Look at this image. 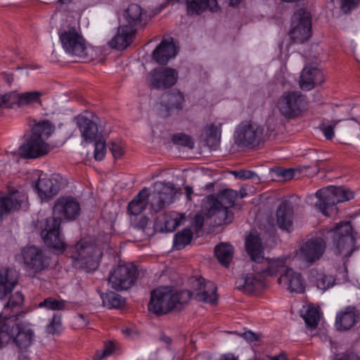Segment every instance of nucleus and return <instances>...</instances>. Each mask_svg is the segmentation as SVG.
Wrapping results in <instances>:
<instances>
[{"label": "nucleus", "mask_w": 360, "mask_h": 360, "mask_svg": "<svg viewBox=\"0 0 360 360\" xmlns=\"http://www.w3.org/2000/svg\"><path fill=\"white\" fill-rule=\"evenodd\" d=\"M80 212V205L72 197H60L55 202L53 214L56 217L47 218L41 235L44 243L58 252H63L66 243L60 234V219L75 220Z\"/></svg>", "instance_id": "1"}, {"label": "nucleus", "mask_w": 360, "mask_h": 360, "mask_svg": "<svg viewBox=\"0 0 360 360\" xmlns=\"http://www.w3.org/2000/svg\"><path fill=\"white\" fill-rule=\"evenodd\" d=\"M245 248L248 254L252 261L255 264L252 266V269L256 273L267 276H274L278 273L285 272V259H267L263 256L264 248L262 244L261 238L251 233L245 240Z\"/></svg>", "instance_id": "2"}, {"label": "nucleus", "mask_w": 360, "mask_h": 360, "mask_svg": "<svg viewBox=\"0 0 360 360\" xmlns=\"http://www.w3.org/2000/svg\"><path fill=\"white\" fill-rule=\"evenodd\" d=\"M55 130L54 125L49 120L36 124L30 137L19 148L20 156L27 159H35L47 154L49 146L44 140L48 139Z\"/></svg>", "instance_id": "3"}, {"label": "nucleus", "mask_w": 360, "mask_h": 360, "mask_svg": "<svg viewBox=\"0 0 360 360\" xmlns=\"http://www.w3.org/2000/svg\"><path fill=\"white\" fill-rule=\"evenodd\" d=\"M189 300V292H174L167 287H160L151 292L148 308L155 314H165L173 309L180 310Z\"/></svg>", "instance_id": "4"}, {"label": "nucleus", "mask_w": 360, "mask_h": 360, "mask_svg": "<svg viewBox=\"0 0 360 360\" xmlns=\"http://www.w3.org/2000/svg\"><path fill=\"white\" fill-rule=\"evenodd\" d=\"M68 254L72 258L75 267L87 272L97 269L103 256L101 249L90 239H82L75 245L68 247Z\"/></svg>", "instance_id": "5"}, {"label": "nucleus", "mask_w": 360, "mask_h": 360, "mask_svg": "<svg viewBox=\"0 0 360 360\" xmlns=\"http://www.w3.org/2000/svg\"><path fill=\"white\" fill-rule=\"evenodd\" d=\"M13 339L15 345L20 349H25L31 345L34 340L32 329L19 325L15 319L7 318L0 314V345Z\"/></svg>", "instance_id": "6"}, {"label": "nucleus", "mask_w": 360, "mask_h": 360, "mask_svg": "<svg viewBox=\"0 0 360 360\" xmlns=\"http://www.w3.org/2000/svg\"><path fill=\"white\" fill-rule=\"evenodd\" d=\"M333 249L334 252L342 259L352 255L355 248L353 229L349 222H340L331 230Z\"/></svg>", "instance_id": "7"}, {"label": "nucleus", "mask_w": 360, "mask_h": 360, "mask_svg": "<svg viewBox=\"0 0 360 360\" xmlns=\"http://www.w3.org/2000/svg\"><path fill=\"white\" fill-rule=\"evenodd\" d=\"M264 131L263 127L257 122H242L235 129V143L240 147L257 146L264 139Z\"/></svg>", "instance_id": "8"}, {"label": "nucleus", "mask_w": 360, "mask_h": 360, "mask_svg": "<svg viewBox=\"0 0 360 360\" xmlns=\"http://www.w3.org/2000/svg\"><path fill=\"white\" fill-rule=\"evenodd\" d=\"M137 269L131 263L120 264L109 274L108 284L115 290L123 291L131 288L136 282Z\"/></svg>", "instance_id": "9"}, {"label": "nucleus", "mask_w": 360, "mask_h": 360, "mask_svg": "<svg viewBox=\"0 0 360 360\" xmlns=\"http://www.w3.org/2000/svg\"><path fill=\"white\" fill-rule=\"evenodd\" d=\"M59 38L67 53L82 59L89 58L86 40L75 27L60 31Z\"/></svg>", "instance_id": "10"}, {"label": "nucleus", "mask_w": 360, "mask_h": 360, "mask_svg": "<svg viewBox=\"0 0 360 360\" xmlns=\"http://www.w3.org/2000/svg\"><path fill=\"white\" fill-rule=\"evenodd\" d=\"M306 96L300 91H285L278 99L276 107L285 118L298 117L306 107Z\"/></svg>", "instance_id": "11"}, {"label": "nucleus", "mask_w": 360, "mask_h": 360, "mask_svg": "<svg viewBox=\"0 0 360 360\" xmlns=\"http://www.w3.org/2000/svg\"><path fill=\"white\" fill-rule=\"evenodd\" d=\"M311 21L309 13L303 9L298 10L292 18L291 29L289 32L290 39L294 43L302 44L311 35Z\"/></svg>", "instance_id": "12"}, {"label": "nucleus", "mask_w": 360, "mask_h": 360, "mask_svg": "<svg viewBox=\"0 0 360 360\" xmlns=\"http://www.w3.org/2000/svg\"><path fill=\"white\" fill-rule=\"evenodd\" d=\"M326 248V243L321 237H314L303 243L298 251L297 257L307 265H311L323 256Z\"/></svg>", "instance_id": "13"}, {"label": "nucleus", "mask_w": 360, "mask_h": 360, "mask_svg": "<svg viewBox=\"0 0 360 360\" xmlns=\"http://www.w3.org/2000/svg\"><path fill=\"white\" fill-rule=\"evenodd\" d=\"M206 214L208 217H215V224L221 225L232 221L233 214L229 207L223 206L213 195L207 196L205 201Z\"/></svg>", "instance_id": "14"}, {"label": "nucleus", "mask_w": 360, "mask_h": 360, "mask_svg": "<svg viewBox=\"0 0 360 360\" xmlns=\"http://www.w3.org/2000/svg\"><path fill=\"white\" fill-rule=\"evenodd\" d=\"M177 193L174 184L168 183L164 184L159 191H154L150 199V209L151 212L158 213L165 209L173 202V199Z\"/></svg>", "instance_id": "15"}, {"label": "nucleus", "mask_w": 360, "mask_h": 360, "mask_svg": "<svg viewBox=\"0 0 360 360\" xmlns=\"http://www.w3.org/2000/svg\"><path fill=\"white\" fill-rule=\"evenodd\" d=\"M17 259L22 261L24 266L28 270L39 271L46 267L42 251L35 247H25L20 255L17 256Z\"/></svg>", "instance_id": "16"}, {"label": "nucleus", "mask_w": 360, "mask_h": 360, "mask_svg": "<svg viewBox=\"0 0 360 360\" xmlns=\"http://www.w3.org/2000/svg\"><path fill=\"white\" fill-rule=\"evenodd\" d=\"M178 79V72L169 68H159L150 72V86L154 89H167Z\"/></svg>", "instance_id": "17"}, {"label": "nucleus", "mask_w": 360, "mask_h": 360, "mask_svg": "<svg viewBox=\"0 0 360 360\" xmlns=\"http://www.w3.org/2000/svg\"><path fill=\"white\" fill-rule=\"evenodd\" d=\"M325 77L323 71L312 65H307L300 77V86L302 89L309 91L316 85L322 84Z\"/></svg>", "instance_id": "18"}, {"label": "nucleus", "mask_w": 360, "mask_h": 360, "mask_svg": "<svg viewBox=\"0 0 360 360\" xmlns=\"http://www.w3.org/2000/svg\"><path fill=\"white\" fill-rule=\"evenodd\" d=\"M276 224L283 231L291 232L293 229L294 210L290 201L282 202L276 210Z\"/></svg>", "instance_id": "19"}, {"label": "nucleus", "mask_w": 360, "mask_h": 360, "mask_svg": "<svg viewBox=\"0 0 360 360\" xmlns=\"http://www.w3.org/2000/svg\"><path fill=\"white\" fill-rule=\"evenodd\" d=\"M27 197L18 191L0 198V220L5 214L16 211L26 203Z\"/></svg>", "instance_id": "20"}, {"label": "nucleus", "mask_w": 360, "mask_h": 360, "mask_svg": "<svg viewBox=\"0 0 360 360\" xmlns=\"http://www.w3.org/2000/svg\"><path fill=\"white\" fill-rule=\"evenodd\" d=\"M96 117L91 115V118L86 116H79L77 118V124L81 132L82 136L86 142H92L100 137L97 123L95 120Z\"/></svg>", "instance_id": "21"}, {"label": "nucleus", "mask_w": 360, "mask_h": 360, "mask_svg": "<svg viewBox=\"0 0 360 360\" xmlns=\"http://www.w3.org/2000/svg\"><path fill=\"white\" fill-rule=\"evenodd\" d=\"M278 283L292 292L300 293L304 290V281L301 274L292 269H286L285 272L278 278Z\"/></svg>", "instance_id": "22"}, {"label": "nucleus", "mask_w": 360, "mask_h": 360, "mask_svg": "<svg viewBox=\"0 0 360 360\" xmlns=\"http://www.w3.org/2000/svg\"><path fill=\"white\" fill-rule=\"evenodd\" d=\"M136 32V28L129 27L128 25H120L116 34L108 42L109 46L117 50L126 49L132 42Z\"/></svg>", "instance_id": "23"}, {"label": "nucleus", "mask_w": 360, "mask_h": 360, "mask_svg": "<svg viewBox=\"0 0 360 360\" xmlns=\"http://www.w3.org/2000/svg\"><path fill=\"white\" fill-rule=\"evenodd\" d=\"M316 196L319 198L316 202V206L319 210L326 216L330 214V212H335L336 202L335 195L330 187L319 189L316 193Z\"/></svg>", "instance_id": "24"}, {"label": "nucleus", "mask_w": 360, "mask_h": 360, "mask_svg": "<svg viewBox=\"0 0 360 360\" xmlns=\"http://www.w3.org/2000/svg\"><path fill=\"white\" fill-rule=\"evenodd\" d=\"M39 198L42 200L51 198L60 189V183L58 177H39L35 185Z\"/></svg>", "instance_id": "25"}, {"label": "nucleus", "mask_w": 360, "mask_h": 360, "mask_svg": "<svg viewBox=\"0 0 360 360\" xmlns=\"http://www.w3.org/2000/svg\"><path fill=\"white\" fill-rule=\"evenodd\" d=\"M177 51L173 39H163L153 52V59L160 65H165L176 56Z\"/></svg>", "instance_id": "26"}, {"label": "nucleus", "mask_w": 360, "mask_h": 360, "mask_svg": "<svg viewBox=\"0 0 360 360\" xmlns=\"http://www.w3.org/2000/svg\"><path fill=\"white\" fill-rule=\"evenodd\" d=\"M359 316L354 307H348L336 315L335 326L338 330L345 331L352 328L358 321Z\"/></svg>", "instance_id": "27"}, {"label": "nucleus", "mask_w": 360, "mask_h": 360, "mask_svg": "<svg viewBox=\"0 0 360 360\" xmlns=\"http://www.w3.org/2000/svg\"><path fill=\"white\" fill-rule=\"evenodd\" d=\"M16 283L17 278L14 270L11 269H1L0 300L5 298L11 292Z\"/></svg>", "instance_id": "28"}, {"label": "nucleus", "mask_w": 360, "mask_h": 360, "mask_svg": "<svg viewBox=\"0 0 360 360\" xmlns=\"http://www.w3.org/2000/svg\"><path fill=\"white\" fill-rule=\"evenodd\" d=\"M264 277L263 275L255 271L248 274L236 281L237 288L245 293H251L262 285Z\"/></svg>", "instance_id": "29"}, {"label": "nucleus", "mask_w": 360, "mask_h": 360, "mask_svg": "<svg viewBox=\"0 0 360 360\" xmlns=\"http://www.w3.org/2000/svg\"><path fill=\"white\" fill-rule=\"evenodd\" d=\"M146 15V11L139 4H131L124 13L123 16L126 21L124 25L136 28L135 27L141 22Z\"/></svg>", "instance_id": "30"}, {"label": "nucleus", "mask_w": 360, "mask_h": 360, "mask_svg": "<svg viewBox=\"0 0 360 360\" xmlns=\"http://www.w3.org/2000/svg\"><path fill=\"white\" fill-rule=\"evenodd\" d=\"M149 198L150 193L147 188L140 191L128 204L127 211L129 214L135 216L141 214L146 209Z\"/></svg>", "instance_id": "31"}, {"label": "nucleus", "mask_w": 360, "mask_h": 360, "mask_svg": "<svg viewBox=\"0 0 360 360\" xmlns=\"http://www.w3.org/2000/svg\"><path fill=\"white\" fill-rule=\"evenodd\" d=\"M186 4L189 15H198L207 8L212 12H217L219 9L217 0H187Z\"/></svg>", "instance_id": "32"}, {"label": "nucleus", "mask_w": 360, "mask_h": 360, "mask_svg": "<svg viewBox=\"0 0 360 360\" xmlns=\"http://www.w3.org/2000/svg\"><path fill=\"white\" fill-rule=\"evenodd\" d=\"M217 288L215 284L210 281L204 283L200 291L196 292L195 300L210 304H215L217 301Z\"/></svg>", "instance_id": "33"}, {"label": "nucleus", "mask_w": 360, "mask_h": 360, "mask_svg": "<svg viewBox=\"0 0 360 360\" xmlns=\"http://www.w3.org/2000/svg\"><path fill=\"white\" fill-rule=\"evenodd\" d=\"M215 255L220 264L227 267L233 258V247L226 243H221L214 248Z\"/></svg>", "instance_id": "34"}, {"label": "nucleus", "mask_w": 360, "mask_h": 360, "mask_svg": "<svg viewBox=\"0 0 360 360\" xmlns=\"http://www.w3.org/2000/svg\"><path fill=\"white\" fill-rule=\"evenodd\" d=\"M184 101V95L179 91L167 93L162 98V102L167 111L172 109H180Z\"/></svg>", "instance_id": "35"}, {"label": "nucleus", "mask_w": 360, "mask_h": 360, "mask_svg": "<svg viewBox=\"0 0 360 360\" xmlns=\"http://www.w3.org/2000/svg\"><path fill=\"white\" fill-rule=\"evenodd\" d=\"M221 123L210 124L206 128L207 143L211 147H215L220 143Z\"/></svg>", "instance_id": "36"}, {"label": "nucleus", "mask_w": 360, "mask_h": 360, "mask_svg": "<svg viewBox=\"0 0 360 360\" xmlns=\"http://www.w3.org/2000/svg\"><path fill=\"white\" fill-rule=\"evenodd\" d=\"M24 301L23 295L20 292H15L11 297H10L8 302L6 305L4 307V312L8 309H11L13 314L11 315L8 318L15 319L18 314V312L20 309V307Z\"/></svg>", "instance_id": "37"}, {"label": "nucleus", "mask_w": 360, "mask_h": 360, "mask_svg": "<svg viewBox=\"0 0 360 360\" xmlns=\"http://www.w3.org/2000/svg\"><path fill=\"white\" fill-rule=\"evenodd\" d=\"M193 238V232L190 229H184L175 234L174 247L177 250L184 248L190 243Z\"/></svg>", "instance_id": "38"}, {"label": "nucleus", "mask_w": 360, "mask_h": 360, "mask_svg": "<svg viewBox=\"0 0 360 360\" xmlns=\"http://www.w3.org/2000/svg\"><path fill=\"white\" fill-rule=\"evenodd\" d=\"M43 93L39 91H26L18 94V108L39 101Z\"/></svg>", "instance_id": "39"}, {"label": "nucleus", "mask_w": 360, "mask_h": 360, "mask_svg": "<svg viewBox=\"0 0 360 360\" xmlns=\"http://www.w3.org/2000/svg\"><path fill=\"white\" fill-rule=\"evenodd\" d=\"M238 193L236 191L232 189H224L219 193L217 197L215 198L219 200V203L221 205L231 208L234 205Z\"/></svg>", "instance_id": "40"}, {"label": "nucleus", "mask_w": 360, "mask_h": 360, "mask_svg": "<svg viewBox=\"0 0 360 360\" xmlns=\"http://www.w3.org/2000/svg\"><path fill=\"white\" fill-rule=\"evenodd\" d=\"M103 304L108 308H119L124 304V299L119 294L110 291L102 297Z\"/></svg>", "instance_id": "41"}, {"label": "nucleus", "mask_w": 360, "mask_h": 360, "mask_svg": "<svg viewBox=\"0 0 360 360\" xmlns=\"http://www.w3.org/2000/svg\"><path fill=\"white\" fill-rule=\"evenodd\" d=\"M68 302L63 300H56L53 297H48L39 304V307H44L49 310L60 311L67 309Z\"/></svg>", "instance_id": "42"}, {"label": "nucleus", "mask_w": 360, "mask_h": 360, "mask_svg": "<svg viewBox=\"0 0 360 360\" xmlns=\"http://www.w3.org/2000/svg\"><path fill=\"white\" fill-rule=\"evenodd\" d=\"M307 327L314 329L318 326L319 321V313L316 308L309 307L302 316Z\"/></svg>", "instance_id": "43"}, {"label": "nucleus", "mask_w": 360, "mask_h": 360, "mask_svg": "<svg viewBox=\"0 0 360 360\" xmlns=\"http://www.w3.org/2000/svg\"><path fill=\"white\" fill-rule=\"evenodd\" d=\"M18 108V94L15 91H11L4 95H0V108Z\"/></svg>", "instance_id": "44"}, {"label": "nucleus", "mask_w": 360, "mask_h": 360, "mask_svg": "<svg viewBox=\"0 0 360 360\" xmlns=\"http://www.w3.org/2000/svg\"><path fill=\"white\" fill-rule=\"evenodd\" d=\"M315 283L318 288L326 290L334 285L335 278L330 275H326L324 272H320L317 273Z\"/></svg>", "instance_id": "45"}, {"label": "nucleus", "mask_w": 360, "mask_h": 360, "mask_svg": "<svg viewBox=\"0 0 360 360\" xmlns=\"http://www.w3.org/2000/svg\"><path fill=\"white\" fill-rule=\"evenodd\" d=\"M335 195L336 202H342L353 198V193L348 188L340 186H329Z\"/></svg>", "instance_id": "46"}, {"label": "nucleus", "mask_w": 360, "mask_h": 360, "mask_svg": "<svg viewBox=\"0 0 360 360\" xmlns=\"http://www.w3.org/2000/svg\"><path fill=\"white\" fill-rule=\"evenodd\" d=\"M340 122V120H332L330 122L323 121L321 123L319 128L326 139L330 140L333 138L334 128Z\"/></svg>", "instance_id": "47"}, {"label": "nucleus", "mask_w": 360, "mask_h": 360, "mask_svg": "<svg viewBox=\"0 0 360 360\" xmlns=\"http://www.w3.org/2000/svg\"><path fill=\"white\" fill-rule=\"evenodd\" d=\"M172 141L174 143L186 146L188 148H193L194 147V141L193 139L184 133L176 134L172 136Z\"/></svg>", "instance_id": "48"}, {"label": "nucleus", "mask_w": 360, "mask_h": 360, "mask_svg": "<svg viewBox=\"0 0 360 360\" xmlns=\"http://www.w3.org/2000/svg\"><path fill=\"white\" fill-rule=\"evenodd\" d=\"M185 219L186 218L184 214H176L174 217H170L165 221V230L169 232L174 231L177 227L184 223Z\"/></svg>", "instance_id": "49"}, {"label": "nucleus", "mask_w": 360, "mask_h": 360, "mask_svg": "<svg viewBox=\"0 0 360 360\" xmlns=\"http://www.w3.org/2000/svg\"><path fill=\"white\" fill-rule=\"evenodd\" d=\"M95 141L94 158L96 160H102L106 152L105 142L103 140V137H99Z\"/></svg>", "instance_id": "50"}, {"label": "nucleus", "mask_w": 360, "mask_h": 360, "mask_svg": "<svg viewBox=\"0 0 360 360\" xmlns=\"http://www.w3.org/2000/svg\"><path fill=\"white\" fill-rule=\"evenodd\" d=\"M206 281L202 278H192L190 280L191 290H185L184 291H187L190 292V299L193 297L195 298L196 292L200 291L202 288L204 286V283Z\"/></svg>", "instance_id": "51"}, {"label": "nucleus", "mask_w": 360, "mask_h": 360, "mask_svg": "<svg viewBox=\"0 0 360 360\" xmlns=\"http://www.w3.org/2000/svg\"><path fill=\"white\" fill-rule=\"evenodd\" d=\"M61 326V318L60 316L54 315L51 321L46 326V331L50 334L57 333Z\"/></svg>", "instance_id": "52"}, {"label": "nucleus", "mask_w": 360, "mask_h": 360, "mask_svg": "<svg viewBox=\"0 0 360 360\" xmlns=\"http://www.w3.org/2000/svg\"><path fill=\"white\" fill-rule=\"evenodd\" d=\"M360 0H340L341 8L347 13L354 8Z\"/></svg>", "instance_id": "53"}, {"label": "nucleus", "mask_w": 360, "mask_h": 360, "mask_svg": "<svg viewBox=\"0 0 360 360\" xmlns=\"http://www.w3.org/2000/svg\"><path fill=\"white\" fill-rule=\"evenodd\" d=\"M109 149L115 159L120 158L124 155L122 147L116 143L112 142L109 145Z\"/></svg>", "instance_id": "54"}, {"label": "nucleus", "mask_w": 360, "mask_h": 360, "mask_svg": "<svg viewBox=\"0 0 360 360\" xmlns=\"http://www.w3.org/2000/svg\"><path fill=\"white\" fill-rule=\"evenodd\" d=\"M277 174L278 176H282L284 180L288 181L294 178L295 170L293 169H278Z\"/></svg>", "instance_id": "55"}, {"label": "nucleus", "mask_w": 360, "mask_h": 360, "mask_svg": "<svg viewBox=\"0 0 360 360\" xmlns=\"http://www.w3.org/2000/svg\"><path fill=\"white\" fill-rule=\"evenodd\" d=\"M236 176L240 179H250L257 176L256 173L252 171L240 170L235 173Z\"/></svg>", "instance_id": "56"}, {"label": "nucleus", "mask_w": 360, "mask_h": 360, "mask_svg": "<svg viewBox=\"0 0 360 360\" xmlns=\"http://www.w3.org/2000/svg\"><path fill=\"white\" fill-rule=\"evenodd\" d=\"M115 347L112 342H109L105 344L103 350L102 351V354L99 357L98 360H101L102 359L111 355L114 351ZM96 360V359H94Z\"/></svg>", "instance_id": "57"}, {"label": "nucleus", "mask_w": 360, "mask_h": 360, "mask_svg": "<svg viewBox=\"0 0 360 360\" xmlns=\"http://www.w3.org/2000/svg\"><path fill=\"white\" fill-rule=\"evenodd\" d=\"M351 136L360 139V123L355 122L350 127Z\"/></svg>", "instance_id": "58"}, {"label": "nucleus", "mask_w": 360, "mask_h": 360, "mask_svg": "<svg viewBox=\"0 0 360 360\" xmlns=\"http://www.w3.org/2000/svg\"><path fill=\"white\" fill-rule=\"evenodd\" d=\"M194 224L196 230H200L204 224V217L201 214H196L194 218Z\"/></svg>", "instance_id": "59"}, {"label": "nucleus", "mask_w": 360, "mask_h": 360, "mask_svg": "<svg viewBox=\"0 0 360 360\" xmlns=\"http://www.w3.org/2000/svg\"><path fill=\"white\" fill-rule=\"evenodd\" d=\"M243 337L248 342H254L257 340V335L251 331H248L243 333Z\"/></svg>", "instance_id": "60"}, {"label": "nucleus", "mask_w": 360, "mask_h": 360, "mask_svg": "<svg viewBox=\"0 0 360 360\" xmlns=\"http://www.w3.org/2000/svg\"><path fill=\"white\" fill-rule=\"evenodd\" d=\"M338 360H359V356L356 354L351 352L345 354L343 356L338 359Z\"/></svg>", "instance_id": "61"}, {"label": "nucleus", "mask_w": 360, "mask_h": 360, "mask_svg": "<svg viewBox=\"0 0 360 360\" xmlns=\"http://www.w3.org/2000/svg\"><path fill=\"white\" fill-rule=\"evenodd\" d=\"M268 360H287L286 356L284 353H281L278 355H276L274 356H266Z\"/></svg>", "instance_id": "62"}, {"label": "nucleus", "mask_w": 360, "mask_h": 360, "mask_svg": "<svg viewBox=\"0 0 360 360\" xmlns=\"http://www.w3.org/2000/svg\"><path fill=\"white\" fill-rule=\"evenodd\" d=\"M219 360H238V359L233 354L229 353L221 355Z\"/></svg>", "instance_id": "63"}, {"label": "nucleus", "mask_w": 360, "mask_h": 360, "mask_svg": "<svg viewBox=\"0 0 360 360\" xmlns=\"http://www.w3.org/2000/svg\"><path fill=\"white\" fill-rule=\"evenodd\" d=\"M148 221V219L146 217H143L139 223V227L143 229H145L147 226Z\"/></svg>", "instance_id": "64"}]
</instances>
